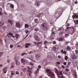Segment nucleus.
Returning a JSON list of instances; mask_svg holds the SVG:
<instances>
[{
    "label": "nucleus",
    "mask_w": 78,
    "mask_h": 78,
    "mask_svg": "<svg viewBox=\"0 0 78 78\" xmlns=\"http://www.w3.org/2000/svg\"><path fill=\"white\" fill-rule=\"evenodd\" d=\"M61 11L62 12H63V10H62L61 8H58V10L55 12V16L56 19H58L60 17V16L61 15Z\"/></svg>",
    "instance_id": "f257e3e1"
},
{
    "label": "nucleus",
    "mask_w": 78,
    "mask_h": 78,
    "mask_svg": "<svg viewBox=\"0 0 78 78\" xmlns=\"http://www.w3.org/2000/svg\"><path fill=\"white\" fill-rule=\"evenodd\" d=\"M41 27L43 30L47 31V30L48 29L49 26H48V25L46 24L45 23H43L41 24Z\"/></svg>",
    "instance_id": "f03ea898"
},
{
    "label": "nucleus",
    "mask_w": 78,
    "mask_h": 78,
    "mask_svg": "<svg viewBox=\"0 0 78 78\" xmlns=\"http://www.w3.org/2000/svg\"><path fill=\"white\" fill-rule=\"evenodd\" d=\"M46 72L49 76H51L52 78H55V74L52 72L51 70L48 69L46 70Z\"/></svg>",
    "instance_id": "7ed1b4c3"
},
{
    "label": "nucleus",
    "mask_w": 78,
    "mask_h": 78,
    "mask_svg": "<svg viewBox=\"0 0 78 78\" xmlns=\"http://www.w3.org/2000/svg\"><path fill=\"white\" fill-rule=\"evenodd\" d=\"M72 28V30L70 31V34L71 35H72V34H73V33L75 32V31H76V29H75V28L74 27H67L66 29V30H67L68 29H71Z\"/></svg>",
    "instance_id": "20e7f679"
},
{
    "label": "nucleus",
    "mask_w": 78,
    "mask_h": 78,
    "mask_svg": "<svg viewBox=\"0 0 78 78\" xmlns=\"http://www.w3.org/2000/svg\"><path fill=\"white\" fill-rule=\"evenodd\" d=\"M15 62L16 64V65L17 66L20 65V62L19 61H18V60H19V57H15Z\"/></svg>",
    "instance_id": "39448f33"
},
{
    "label": "nucleus",
    "mask_w": 78,
    "mask_h": 78,
    "mask_svg": "<svg viewBox=\"0 0 78 78\" xmlns=\"http://www.w3.org/2000/svg\"><path fill=\"white\" fill-rule=\"evenodd\" d=\"M41 69V65H39L38 67V69H37V70H36L35 72L36 75H37V74L39 73V69Z\"/></svg>",
    "instance_id": "423d86ee"
},
{
    "label": "nucleus",
    "mask_w": 78,
    "mask_h": 78,
    "mask_svg": "<svg viewBox=\"0 0 78 78\" xmlns=\"http://www.w3.org/2000/svg\"><path fill=\"white\" fill-rule=\"evenodd\" d=\"M21 61L22 63H23V65H25V64H26L27 62V60L23 58H21Z\"/></svg>",
    "instance_id": "0eeeda50"
},
{
    "label": "nucleus",
    "mask_w": 78,
    "mask_h": 78,
    "mask_svg": "<svg viewBox=\"0 0 78 78\" xmlns=\"http://www.w3.org/2000/svg\"><path fill=\"white\" fill-rule=\"evenodd\" d=\"M58 48L59 47H58V46L56 45L53 47V50L54 51H58Z\"/></svg>",
    "instance_id": "6e6552de"
},
{
    "label": "nucleus",
    "mask_w": 78,
    "mask_h": 78,
    "mask_svg": "<svg viewBox=\"0 0 78 78\" xmlns=\"http://www.w3.org/2000/svg\"><path fill=\"white\" fill-rule=\"evenodd\" d=\"M35 40H36L37 41H39L40 40L39 37L37 35H35L34 36Z\"/></svg>",
    "instance_id": "1a4fd4ad"
},
{
    "label": "nucleus",
    "mask_w": 78,
    "mask_h": 78,
    "mask_svg": "<svg viewBox=\"0 0 78 78\" xmlns=\"http://www.w3.org/2000/svg\"><path fill=\"white\" fill-rule=\"evenodd\" d=\"M16 26L17 27L19 28H20L22 27L20 25V23L19 22L16 23Z\"/></svg>",
    "instance_id": "9d476101"
},
{
    "label": "nucleus",
    "mask_w": 78,
    "mask_h": 78,
    "mask_svg": "<svg viewBox=\"0 0 78 78\" xmlns=\"http://www.w3.org/2000/svg\"><path fill=\"white\" fill-rule=\"evenodd\" d=\"M35 6L37 7H38L39 5H40V2H39L35 1Z\"/></svg>",
    "instance_id": "9b49d317"
},
{
    "label": "nucleus",
    "mask_w": 78,
    "mask_h": 78,
    "mask_svg": "<svg viewBox=\"0 0 78 78\" xmlns=\"http://www.w3.org/2000/svg\"><path fill=\"white\" fill-rule=\"evenodd\" d=\"M36 58V59H37V60H39L40 59L39 58H40V55H39V54H37L35 56Z\"/></svg>",
    "instance_id": "f8f14e48"
},
{
    "label": "nucleus",
    "mask_w": 78,
    "mask_h": 78,
    "mask_svg": "<svg viewBox=\"0 0 78 78\" xmlns=\"http://www.w3.org/2000/svg\"><path fill=\"white\" fill-rule=\"evenodd\" d=\"M28 68V73H29V74H30L31 75V70H32L33 69V68H31L30 69V67H27Z\"/></svg>",
    "instance_id": "ddd939ff"
},
{
    "label": "nucleus",
    "mask_w": 78,
    "mask_h": 78,
    "mask_svg": "<svg viewBox=\"0 0 78 78\" xmlns=\"http://www.w3.org/2000/svg\"><path fill=\"white\" fill-rule=\"evenodd\" d=\"M8 23H10L12 26V25H13V22L12 20H8Z\"/></svg>",
    "instance_id": "4468645a"
},
{
    "label": "nucleus",
    "mask_w": 78,
    "mask_h": 78,
    "mask_svg": "<svg viewBox=\"0 0 78 78\" xmlns=\"http://www.w3.org/2000/svg\"><path fill=\"white\" fill-rule=\"evenodd\" d=\"M55 35H53L52 34H51L50 37V39H51V40L54 39L55 37Z\"/></svg>",
    "instance_id": "2eb2a0df"
},
{
    "label": "nucleus",
    "mask_w": 78,
    "mask_h": 78,
    "mask_svg": "<svg viewBox=\"0 0 78 78\" xmlns=\"http://www.w3.org/2000/svg\"><path fill=\"white\" fill-rule=\"evenodd\" d=\"M20 36V34H16L15 37L16 39H19Z\"/></svg>",
    "instance_id": "dca6fc26"
},
{
    "label": "nucleus",
    "mask_w": 78,
    "mask_h": 78,
    "mask_svg": "<svg viewBox=\"0 0 78 78\" xmlns=\"http://www.w3.org/2000/svg\"><path fill=\"white\" fill-rule=\"evenodd\" d=\"M47 58L50 60H52L53 59V57L50 55H48L47 57Z\"/></svg>",
    "instance_id": "f3484780"
},
{
    "label": "nucleus",
    "mask_w": 78,
    "mask_h": 78,
    "mask_svg": "<svg viewBox=\"0 0 78 78\" xmlns=\"http://www.w3.org/2000/svg\"><path fill=\"white\" fill-rule=\"evenodd\" d=\"M11 69H12V68H14V67H15V63L14 62H13L11 64Z\"/></svg>",
    "instance_id": "a211bd4d"
},
{
    "label": "nucleus",
    "mask_w": 78,
    "mask_h": 78,
    "mask_svg": "<svg viewBox=\"0 0 78 78\" xmlns=\"http://www.w3.org/2000/svg\"><path fill=\"white\" fill-rule=\"evenodd\" d=\"M63 49H62L61 50V53H62V54H64L65 55H66L67 54V51H64Z\"/></svg>",
    "instance_id": "6ab92c4d"
},
{
    "label": "nucleus",
    "mask_w": 78,
    "mask_h": 78,
    "mask_svg": "<svg viewBox=\"0 0 78 78\" xmlns=\"http://www.w3.org/2000/svg\"><path fill=\"white\" fill-rule=\"evenodd\" d=\"M4 22L3 21H1L0 22V27H2V26H3L4 25Z\"/></svg>",
    "instance_id": "aec40b11"
},
{
    "label": "nucleus",
    "mask_w": 78,
    "mask_h": 78,
    "mask_svg": "<svg viewBox=\"0 0 78 78\" xmlns=\"http://www.w3.org/2000/svg\"><path fill=\"white\" fill-rule=\"evenodd\" d=\"M43 62H44L45 65H44L45 66L47 65V60L46 59H44V60Z\"/></svg>",
    "instance_id": "412c9836"
},
{
    "label": "nucleus",
    "mask_w": 78,
    "mask_h": 78,
    "mask_svg": "<svg viewBox=\"0 0 78 78\" xmlns=\"http://www.w3.org/2000/svg\"><path fill=\"white\" fill-rule=\"evenodd\" d=\"M73 19H75V18H78V16L77 14H74L73 16Z\"/></svg>",
    "instance_id": "4be33fe9"
},
{
    "label": "nucleus",
    "mask_w": 78,
    "mask_h": 78,
    "mask_svg": "<svg viewBox=\"0 0 78 78\" xmlns=\"http://www.w3.org/2000/svg\"><path fill=\"white\" fill-rule=\"evenodd\" d=\"M72 58L73 59H76L77 58V56H76L75 55H74Z\"/></svg>",
    "instance_id": "5701e85b"
},
{
    "label": "nucleus",
    "mask_w": 78,
    "mask_h": 78,
    "mask_svg": "<svg viewBox=\"0 0 78 78\" xmlns=\"http://www.w3.org/2000/svg\"><path fill=\"white\" fill-rule=\"evenodd\" d=\"M35 31H39V28L38 27H36L34 29Z\"/></svg>",
    "instance_id": "b1692460"
},
{
    "label": "nucleus",
    "mask_w": 78,
    "mask_h": 78,
    "mask_svg": "<svg viewBox=\"0 0 78 78\" xmlns=\"http://www.w3.org/2000/svg\"><path fill=\"white\" fill-rule=\"evenodd\" d=\"M8 34L9 35H10V36H11L13 38H15V37H14V36L13 35V34H11V33Z\"/></svg>",
    "instance_id": "393cba45"
},
{
    "label": "nucleus",
    "mask_w": 78,
    "mask_h": 78,
    "mask_svg": "<svg viewBox=\"0 0 78 78\" xmlns=\"http://www.w3.org/2000/svg\"><path fill=\"white\" fill-rule=\"evenodd\" d=\"M76 48L78 50V42H77L75 45Z\"/></svg>",
    "instance_id": "a878e982"
},
{
    "label": "nucleus",
    "mask_w": 78,
    "mask_h": 78,
    "mask_svg": "<svg viewBox=\"0 0 78 78\" xmlns=\"http://www.w3.org/2000/svg\"><path fill=\"white\" fill-rule=\"evenodd\" d=\"M25 28H29V26H28V25L27 24H25Z\"/></svg>",
    "instance_id": "bb28decb"
},
{
    "label": "nucleus",
    "mask_w": 78,
    "mask_h": 78,
    "mask_svg": "<svg viewBox=\"0 0 78 78\" xmlns=\"http://www.w3.org/2000/svg\"><path fill=\"white\" fill-rule=\"evenodd\" d=\"M74 23H75V25H76V24H78V20H74Z\"/></svg>",
    "instance_id": "cd10ccee"
},
{
    "label": "nucleus",
    "mask_w": 78,
    "mask_h": 78,
    "mask_svg": "<svg viewBox=\"0 0 78 78\" xmlns=\"http://www.w3.org/2000/svg\"><path fill=\"white\" fill-rule=\"evenodd\" d=\"M63 38L60 37L58 39V41H63Z\"/></svg>",
    "instance_id": "c85d7f7f"
},
{
    "label": "nucleus",
    "mask_w": 78,
    "mask_h": 78,
    "mask_svg": "<svg viewBox=\"0 0 78 78\" xmlns=\"http://www.w3.org/2000/svg\"><path fill=\"white\" fill-rule=\"evenodd\" d=\"M60 75H62V72H61L60 73V74H58V78H60Z\"/></svg>",
    "instance_id": "c756f323"
},
{
    "label": "nucleus",
    "mask_w": 78,
    "mask_h": 78,
    "mask_svg": "<svg viewBox=\"0 0 78 78\" xmlns=\"http://www.w3.org/2000/svg\"><path fill=\"white\" fill-rule=\"evenodd\" d=\"M66 48L68 51H70V48H71L69 46H68Z\"/></svg>",
    "instance_id": "7c9ffc66"
},
{
    "label": "nucleus",
    "mask_w": 78,
    "mask_h": 78,
    "mask_svg": "<svg viewBox=\"0 0 78 78\" xmlns=\"http://www.w3.org/2000/svg\"><path fill=\"white\" fill-rule=\"evenodd\" d=\"M68 56H65V61H67V59H68Z\"/></svg>",
    "instance_id": "2f4dec72"
},
{
    "label": "nucleus",
    "mask_w": 78,
    "mask_h": 78,
    "mask_svg": "<svg viewBox=\"0 0 78 78\" xmlns=\"http://www.w3.org/2000/svg\"><path fill=\"white\" fill-rule=\"evenodd\" d=\"M8 68V67H5V68H4L3 69V71H5V70H7V69Z\"/></svg>",
    "instance_id": "473e14b6"
},
{
    "label": "nucleus",
    "mask_w": 78,
    "mask_h": 78,
    "mask_svg": "<svg viewBox=\"0 0 78 78\" xmlns=\"http://www.w3.org/2000/svg\"><path fill=\"white\" fill-rule=\"evenodd\" d=\"M25 55H27V53H26L25 52L21 54V55L22 56H24Z\"/></svg>",
    "instance_id": "72a5a7b5"
},
{
    "label": "nucleus",
    "mask_w": 78,
    "mask_h": 78,
    "mask_svg": "<svg viewBox=\"0 0 78 78\" xmlns=\"http://www.w3.org/2000/svg\"><path fill=\"white\" fill-rule=\"evenodd\" d=\"M55 69L56 71H55V73H58V70L56 68H55Z\"/></svg>",
    "instance_id": "f704fd0d"
},
{
    "label": "nucleus",
    "mask_w": 78,
    "mask_h": 78,
    "mask_svg": "<svg viewBox=\"0 0 78 78\" xmlns=\"http://www.w3.org/2000/svg\"><path fill=\"white\" fill-rule=\"evenodd\" d=\"M32 78V76H31V74H29L28 75V78Z\"/></svg>",
    "instance_id": "c9c22d12"
},
{
    "label": "nucleus",
    "mask_w": 78,
    "mask_h": 78,
    "mask_svg": "<svg viewBox=\"0 0 78 78\" xmlns=\"http://www.w3.org/2000/svg\"><path fill=\"white\" fill-rule=\"evenodd\" d=\"M48 43V41H44V45H46V44H47Z\"/></svg>",
    "instance_id": "e433bc0d"
},
{
    "label": "nucleus",
    "mask_w": 78,
    "mask_h": 78,
    "mask_svg": "<svg viewBox=\"0 0 78 78\" xmlns=\"http://www.w3.org/2000/svg\"><path fill=\"white\" fill-rule=\"evenodd\" d=\"M51 34H52V35H53V36L56 34V33L55 32L53 31V32H52L51 33Z\"/></svg>",
    "instance_id": "4c0bfd02"
},
{
    "label": "nucleus",
    "mask_w": 78,
    "mask_h": 78,
    "mask_svg": "<svg viewBox=\"0 0 78 78\" xmlns=\"http://www.w3.org/2000/svg\"><path fill=\"white\" fill-rule=\"evenodd\" d=\"M26 71H27V68H25L24 69H23V71L24 72H26Z\"/></svg>",
    "instance_id": "58836bf2"
},
{
    "label": "nucleus",
    "mask_w": 78,
    "mask_h": 78,
    "mask_svg": "<svg viewBox=\"0 0 78 78\" xmlns=\"http://www.w3.org/2000/svg\"><path fill=\"white\" fill-rule=\"evenodd\" d=\"M21 6L22 8H25V5L24 4H22L21 5Z\"/></svg>",
    "instance_id": "ea45409f"
},
{
    "label": "nucleus",
    "mask_w": 78,
    "mask_h": 78,
    "mask_svg": "<svg viewBox=\"0 0 78 78\" xmlns=\"http://www.w3.org/2000/svg\"><path fill=\"white\" fill-rule=\"evenodd\" d=\"M34 21H35L36 23H37L38 22V19H36L34 20Z\"/></svg>",
    "instance_id": "a19ab883"
},
{
    "label": "nucleus",
    "mask_w": 78,
    "mask_h": 78,
    "mask_svg": "<svg viewBox=\"0 0 78 78\" xmlns=\"http://www.w3.org/2000/svg\"><path fill=\"white\" fill-rule=\"evenodd\" d=\"M10 7H11V8H12V9H13V8H14V5H13L12 4H11L10 5Z\"/></svg>",
    "instance_id": "79ce46f5"
},
{
    "label": "nucleus",
    "mask_w": 78,
    "mask_h": 78,
    "mask_svg": "<svg viewBox=\"0 0 78 78\" xmlns=\"http://www.w3.org/2000/svg\"><path fill=\"white\" fill-rule=\"evenodd\" d=\"M31 43H26L25 44L27 45H28V46H30V45H31Z\"/></svg>",
    "instance_id": "37998d69"
},
{
    "label": "nucleus",
    "mask_w": 78,
    "mask_h": 78,
    "mask_svg": "<svg viewBox=\"0 0 78 78\" xmlns=\"http://www.w3.org/2000/svg\"><path fill=\"white\" fill-rule=\"evenodd\" d=\"M14 47V46L12 45H10V47L11 48H12V47Z\"/></svg>",
    "instance_id": "c03bdc74"
},
{
    "label": "nucleus",
    "mask_w": 78,
    "mask_h": 78,
    "mask_svg": "<svg viewBox=\"0 0 78 78\" xmlns=\"http://www.w3.org/2000/svg\"><path fill=\"white\" fill-rule=\"evenodd\" d=\"M71 62H69L68 63V66H70V64H71Z\"/></svg>",
    "instance_id": "a18cd8bd"
},
{
    "label": "nucleus",
    "mask_w": 78,
    "mask_h": 78,
    "mask_svg": "<svg viewBox=\"0 0 78 78\" xmlns=\"http://www.w3.org/2000/svg\"><path fill=\"white\" fill-rule=\"evenodd\" d=\"M37 17H38V18H40V17H41V15H37Z\"/></svg>",
    "instance_id": "49530a36"
},
{
    "label": "nucleus",
    "mask_w": 78,
    "mask_h": 78,
    "mask_svg": "<svg viewBox=\"0 0 78 78\" xmlns=\"http://www.w3.org/2000/svg\"><path fill=\"white\" fill-rule=\"evenodd\" d=\"M65 70H66V72L69 71V69H68V68L66 69H65Z\"/></svg>",
    "instance_id": "de8ad7c7"
},
{
    "label": "nucleus",
    "mask_w": 78,
    "mask_h": 78,
    "mask_svg": "<svg viewBox=\"0 0 78 78\" xmlns=\"http://www.w3.org/2000/svg\"><path fill=\"white\" fill-rule=\"evenodd\" d=\"M30 65H31L32 66H33V65H34V64H33V63H32V62H30Z\"/></svg>",
    "instance_id": "09e8293b"
},
{
    "label": "nucleus",
    "mask_w": 78,
    "mask_h": 78,
    "mask_svg": "<svg viewBox=\"0 0 78 78\" xmlns=\"http://www.w3.org/2000/svg\"><path fill=\"white\" fill-rule=\"evenodd\" d=\"M3 53H4L3 52H0V57H1V56H2L1 55H2Z\"/></svg>",
    "instance_id": "8fccbe9b"
},
{
    "label": "nucleus",
    "mask_w": 78,
    "mask_h": 78,
    "mask_svg": "<svg viewBox=\"0 0 78 78\" xmlns=\"http://www.w3.org/2000/svg\"><path fill=\"white\" fill-rule=\"evenodd\" d=\"M16 75H19V72L18 71H16Z\"/></svg>",
    "instance_id": "3c124183"
},
{
    "label": "nucleus",
    "mask_w": 78,
    "mask_h": 78,
    "mask_svg": "<svg viewBox=\"0 0 78 78\" xmlns=\"http://www.w3.org/2000/svg\"><path fill=\"white\" fill-rule=\"evenodd\" d=\"M62 34H63V32H62L61 33L59 34V35H60V36H61V35H62Z\"/></svg>",
    "instance_id": "603ef678"
},
{
    "label": "nucleus",
    "mask_w": 78,
    "mask_h": 78,
    "mask_svg": "<svg viewBox=\"0 0 78 78\" xmlns=\"http://www.w3.org/2000/svg\"><path fill=\"white\" fill-rule=\"evenodd\" d=\"M29 32V30H26L25 31V33H26V34H28V33Z\"/></svg>",
    "instance_id": "864d4df0"
},
{
    "label": "nucleus",
    "mask_w": 78,
    "mask_h": 78,
    "mask_svg": "<svg viewBox=\"0 0 78 78\" xmlns=\"http://www.w3.org/2000/svg\"><path fill=\"white\" fill-rule=\"evenodd\" d=\"M69 34H66L65 35V37H67V36H69Z\"/></svg>",
    "instance_id": "5fc2aeb1"
},
{
    "label": "nucleus",
    "mask_w": 78,
    "mask_h": 78,
    "mask_svg": "<svg viewBox=\"0 0 78 78\" xmlns=\"http://www.w3.org/2000/svg\"><path fill=\"white\" fill-rule=\"evenodd\" d=\"M56 64H57L58 65H59L60 64V62H56Z\"/></svg>",
    "instance_id": "6e6d98bb"
},
{
    "label": "nucleus",
    "mask_w": 78,
    "mask_h": 78,
    "mask_svg": "<svg viewBox=\"0 0 78 78\" xmlns=\"http://www.w3.org/2000/svg\"><path fill=\"white\" fill-rule=\"evenodd\" d=\"M58 58H59V59H60L61 58V55H58Z\"/></svg>",
    "instance_id": "4d7b16f0"
},
{
    "label": "nucleus",
    "mask_w": 78,
    "mask_h": 78,
    "mask_svg": "<svg viewBox=\"0 0 78 78\" xmlns=\"http://www.w3.org/2000/svg\"><path fill=\"white\" fill-rule=\"evenodd\" d=\"M68 43H69V42H66L65 43V44L66 45H67V44H68Z\"/></svg>",
    "instance_id": "13d9d810"
},
{
    "label": "nucleus",
    "mask_w": 78,
    "mask_h": 78,
    "mask_svg": "<svg viewBox=\"0 0 78 78\" xmlns=\"http://www.w3.org/2000/svg\"><path fill=\"white\" fill-rule=\"evenodd\" d=\"M54 29H55V28L53 27L52 28L51 30L52 32L53 31V30H54Z\"/></svg>",
    "instance_id": "bf43d9fd"
},
{
    "label": "nucleus",
    "mask_w": 78,
    "mask_h": 78,
    "mask_svg": "<svg viewBox=\"0 0 78 78\" xmlns=\"http://www.w3.org/2000/svg\"><path fill=\"white\" fill-rule=\"evenodd\" d=\"M7 62L8 63H9V62H10V59H8L7 61Z\"/></svg>",
    "instance_id": "052dcab7"
},
{
    "label": "nucleus",
    "mask_w": 78,
    "mask_h": 78,
    "mask_svg": "<svg viewBox=\"0 0 78 78\" xmlns=\"http://www.w3.org/2000/svg\"><path fill=\"white\" fill-rule=\"evenodd\" d=\"M75 52L76 53H78V50H75Z\"/></svg>",
    "instance_id": "680f3d73"
},
{
    "label": "nucleus",
    "mask_w": 78,
    "mask_h": 78,
    "mask_svg": "<svg viewBox=\"0 0 78 78\" xmlns=\"http://www.w3.org/2000/svg\"><path fill=\"white\" fill-rule=\"evenodd\" d=\"M0 42H1V43H3V40L2 39H1L0 40Z\"/></svg>",
    "instance_id": "e2e57ef3"
},
{
    "label": "nucleus",
    "mask_w": 78,
    "mask_h": 78,
    "mask_svg": "<svg viewBox=\"0 0 78 78\" xmlns=\"http://www.w3.org/2000/svg\"><path fill=\"white\" fill-rule=\"evenodd\" d=\"M66 64H67V62H64L63 63L64 65H66Z\"/></svg>",
    "instance_id": "0e129e2a"
},
{
    "label": "nucleus",
    "mask_w": 78,
    "mask_h": 78,
    "mask_svg": "<svg viewBox=\"0 0 78 78\" xmlns=\"http://www.w3.org/2000/svg\"><path fill=\"white\" fill-rule=\"evenodd\" d=\"M29 47L28 46L26 45L25 46V48H28Z\"/></svg>",
    "instance_id": "69168bd1"
},
{
    "label": "nucleus",
    "mask_w": 78,
    "mask_h": 78,
    "mask_svg": "<svg viewBox=\"0 0 78 78\" xmlns=\"http://www.w3.org/2000/svg\"><path fill=\"white\" fill-rule=\"evenodd\" d=\"M60 78H65V77H64V76H61L60 77Z\"/></svg>",
    "instance_id": "338daca9"
},
{
    "label": "nucleus",
    "mask_w": 78,
    "mask_h": 78,
    "mask_svg": "<svg viewBox=\"0 0 78 78\" xmlns=\"http://www.w3.org/2000/svg\"><path fill=\"white\" fill-rule=\"evenodd\" d=\"M42 78V76H41L39 77V78Z\"/></svg>",
    "instance_id": "774afa93"
}]
</instances>
